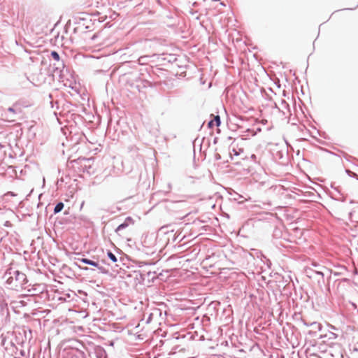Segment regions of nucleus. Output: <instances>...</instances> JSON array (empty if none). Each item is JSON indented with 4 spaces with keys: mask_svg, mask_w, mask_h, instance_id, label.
Here are the masks:
<instances>
[{
    "mask_svg": "<svg viewBox=\"0 0 358 358\" xmlns=\"http://www.w3.org/2000/svg\"><path fill=\"white\" fill-rule=\"evenodd\" d=\"M4 278L8 288L10 289L18 291L27 288L28 283L27 275L20 271L9 269L5 273Z\"/></svg>",
    "mask_w": 358,
    "mask_h": 358,
    "instance_id": "nucleus-1",
    "label": "nucleus"
},
{
    "mask_svg": "<svg viewBox=\"0 0 358 358\" xmlns=\"http://www.w3.org/2000/svg\"><path fill=\"white\" fill-rule=\"evenodd\" d=\"M326 272H329V270L317 262H313L304 269V273L308 278L317 280L320 285L324 284V277Z\"/></svg>",
    "mask_w": 358,
    "mask_h": 358,
    "instance_id": "nucleus-2",
    "label": "nucleus"
},
{
    "mask_svg": "<svg viewBox=\"0 0 358 358\" xmlns=\"http://www.w3.org/2000/svg\"><path fill=\"white\" fill-rule=\"evenodd\" d=\"M8 296L5 290L0 287V321L6 320L9 316V310L8 307Z\"/></svg>",
    "mask_w": 358,
    "mask_h": 358,
    "instance_id": "nucleus-3",
    "label": "nucleus"
},
{
    "mask_svg": "<svg viewBox=\"0 0 358 358\" xmlns=\"http://www.w3.org/2000/svg\"><path fill=\"white\" fill-rule=\"evenodd\" d=\"M20 80H22V83L24 84V87H29V85L31 84L33 85H40L42 83H45V80H34L33 78L32 80H30L29 77L24 76L20 78Z\"/></svg>",
    "mask_w": 358,
    "mask_h": 358,
    "instance_id": "nucleus-4",
    "label": "nucleus"
},
{
    "mask_svg": "<svg viewBox=\"0 0 358 358\" xmlns=\"http://www.w3.org/2000/svg\"><path fill=\"white\" fill-rule=\"evenodd\" d=\"M18 113H20V110H16L13 107H9L7 111L5 112V117L10 120V121H14V117Z\"/></svg>",
    "mask_w": 358,
    "mask_h": 358,
    "instance_id": "nucleus-5",
    "label": "nucleus"
},
{
    "mask_svg": "<svg viewBox=\"0 0 358 358\" xmlns=\"http://www.w3.org/2000/svg\"><path fill=\"white\" fill-rule=\"evenodd\" d=\"M131 223H133V219L131 217H127L123 223L120 224L115 229V232L117 233L126 229Z\"/></svg>",
    "mask_w": 358,
    "mask_h": 358,
    "instance_id": "nucleus-6",
    "label": "nucleus"
},
{
    "mask_svg": "<svg viewBox=\"0 0 358 358\" xmlns=\"http://www.w3.org/2000/svg\"><path fill=\"white\" fill-rule=\"evenodd\" d=\"M331 187L338 193V194L339 195L337 196L336 194H334L333 192L331 193V197L334 198V199L337 200V201H345V197L344 196H343L341 192H340V190L338 189V187H334L333 185H331Z\"/></svg>",
    "mask_w": 358,
    "mask_h": 358,
    "instance_id": "nucleus-7",
    "label": "nucleus"
},
{
    "mask_svg": "<svg viewBox=\"0 0 358 358\" xmlns=\"http://www.w3.org/2000/svg\"><path fill=\"white\" fill-rule=\"evenodd\" d=\"M221 124L220 117L219 115H216L214 117V119L209 121L208 123V127H213L214 125L219 127Z\"/></svg>",
    "mask_w": 358,
    "mask_h": 358,
    "instance_id": "nucleus-8",
    "label": "nucleus"
},
{
    "mask_svg": "<svg viewBox=\"0 0 358 358\" xmlns=\"http://www.w3.org/2000/svg\"><path fill=\"white\" fill-rule=\"evenodd\" d=\"M80 262L85 264H87V265H90V266H98V262H94V261H92L91 259H87V258H82L80 259H79Z\"/></svg>",
    "mask_w": 358,
    "mask_h": 358,
    "instance_id": "nucleus-9",
    "label": "nucleus"
},
{
    "mask_svg": "<svg viewBox=\"0 0 358 358\" xmlns=\"http://www.w3.org/2000/svg\"><path fill=\"white\" fill-rule=\"evenodd\" d=\"M64 204L62 202H58L54 208V213H59L64 208Z\"/></svg>",
    "mask_w": 358,
    "mask_h": 358,
    "instance_id": "nucleus-10",
    "label": "nucleus"
},
{
    "mask_svg": "<svg viewBox=\"0 0 358 358\" xmlns=\"http://www.w3.org/2000/svg\"><path fill=\"white\" fill-rule=\"evenodd\" d=\"M107 256L113 262L115 263L117 262L116 256L111 251L108 250Z\"/></svg>",
    "mask_w": 358,
    "mask_h": 358,
    "instance_id": "nucleus-11",
    "label": "nucleus"
},
{
    "mask_svg": "<svg viewBox=\"0 0 358 358\" xmlns=\"http://www.w3.org/2000/svg\"><path fill=\"white\" fill-rule=\"evenodd\" d=\"M338 271H335L334 274L335 275L343 274L344 271H347V268L345 266H337Z\"/></svg>",
    "mask_w": 358,
    "mask_h": 358,
    "instance_id": "nucleus-12",
    "label": "nucleus"
},
{
    "mask_svg": "<svg viewBox=\"0 0 358 358\" xmlns=\"http://www.w3.org/2000/svg\"><path fill=\"white\" fill-rule=\"evenodd\" d=\"M148 61V56H142L138 58V64H145Z\"/></svg>",
    "mask_w": 358,
    "mask_h": 358,
    "instance_id": "nucleus-13",
    "label": "nucleus"
},
{
    "mask_svg": "<svg viewBox=\"0 0 358 358\" xmlns=\"http://www.w3.org/2000/svg\"><path fill=\"white\" fill-rule=\"evenodd\" d=\"M51 56L57 62H59L60 57L57 52L53 50L51 52Z\"/></svg>",
    "mask_w": 358,
    "mask_h": 358,
    "instance_id": "nucleus-14",
    "label": "nucleus"
},
{
    "mask_svg": "<svg viewBox=\"0 0 358 358\" xmlns=\"http://www.w3.org/2000/svg\"><path fill=\"white\" fill-rule=\"evenodd\" d=\"M99 271H100V273H103V274H107L108 273V270L106 269L105 267H103V266H100L99 264L98 263V266H96Z\"/></svg>",
    "mask_w": 358,
    "mask_h": 358,
    "instance_id": "nucleus-15",
    "label": "nucleus"
},
{
    "mask_svg": "<svg viewBox=\"0 0 358 358\" xmlns=\"http://www.w3.org/2000/svg\"><path fill=\"white\" fill-rule=\"evenodd\" d=\"M310 327H313L315 329L321 330V324L318 322H314L310 324Z\"/></svg>",
    "mask_w": 358,
    "mask_h": 358,
    "instance_id": "nucleus-16",
    "label": "nucleus"
},
{
    "mask_svg": "<svg viewBox=\"0 0 358 358\" xmlns=\"http://www.w3.org/2000/svg\"><path fill=\"white\" fill-rule=\"evenodd\" d=\"M346 171L347 174H348L350 177H351V178H355L358 179V176H357V173H354V172L351 171H350V170H349V169H346V171Z\"/></svg>",
    "mask_w": 358,
    "mask_h": 358,
    "instance_id": "nucleus-17",
    "label": "nucleus"
},
{
    "mask_svg": "<svg viewBox=\"0 0 358 358\" xmlns=\"http://www.w3.org/2000/svg\"><path fill=\"white\" fill-rule=\"evenodd\" d=\"M152 315H153L152 313H150L149 314L148 318L146 319V322H145L146 324H149L151 322L152 318Z\"/></svg>",
    "mask_w": 358,
    "mask_h": 358,
    "instance_id": "nucleus-18",
    "label": "nucleus"
},
{
    "mask_svg": "<svg viewBox=\"0 0 358 358\" xmlns=\"http://www.w3.org/2000/svg\"><path fill=\"white\" fill-rule=\"evenodd\" d=\"M99 33H98V34H94L92 36V38H91L92 41H95V39H96V38H98V37H99Z\"/></svg>",
    "mask_w": 358,
    "mask_h": 358,
    "instance_id": "nucleus-19",
    "label": "nucleus"
},
{
    "mask_svg": "<svg viewBox=\"0 0 358 358\" xmlns=\"http://www.w3.org/2000/svg\"><path fill=\"white\" fill-rule=\"evenodd\" d=\"M5 227H11V223L9 221H6L3 224Z\"/></svg>",
    "mask_w": 358,
    "mask_h": 358,
    "instance_id": "nucleus-20",
    "label": "nucleus"
},
{
    "mask_svg": "<svg viewBox=\"0 0 358 358\" xmlns=\"http://www.w3.org/2000/svg\"><path fill=\"white\" fill-rule=\"evenodd\" d=\"M215 158L216 160H220L221 159V156L219 154H215Z\"/></svg>",
    "mask_w": 358,
    "mask_h": 358,
    "instance_id": "nucleus-21",
    "label": "nucleus"
},
{
    "mask_svg": "<svg viewBox=\"0 0 358 358\" xmlns=\"http://www.w3.org/2000/svg\"><path fill=\"white\" fill-rule=\"evenodd\" d=\"M6 195H10V196H15L16 194H15L14 192H8L6 194Z\"/></svg>",
    "mask_w": 358,
    "mask_h": 358,
    "instance_id": "nucleus-22",
    "label": "nucleus"
},
{
    "mask_svg": "<svg viewBox=\"0 0 358 358\" xmlns=\"http://www.w3.org/2000/svg\"><path fill=\"white\" fill-rule=\"evenodd\" d=\"M20 303L22 304V306H25L27 304V303L24 301H20Z\"/></svg>",
    "mask_w": 358,
    "mask_h": 358,
    "instance_id": "nucleus-23",
    "label": "nucleus"
},
{
    "mask_svg": "<svg viewBox=\"0 0 358 358\" xmlns=\"http://www.w3.org/2000/svg\"><path fill=\"white\" fill-rule=\"evenodd\" d=\"M251 159H252L254 161H255V159H256V155H251Z\"/></svg>",
    "mask_w": 358,
    "mask_h": 358,
    "instance_id": "nucleus-24",
    "label": "nucleus"
},
{
    "mask_svg": "<svg viewBox=\"0 0 358 358\" xmlns=\"http://www.w3.org/2000/svg\"><path fill=\"white\" fill-rule=\"evenodd\" d=\"M352 306H353V308H354L355 309H357V305H356L355 303H352Z\"/></svg>",
    "mask_w": 358,
    "mask_h": 358,
    "instance_id": "nucleus-25",
    "label": "nucleus"
},
{
    "mask_svg": "<svg viewBox=\"0 0 358 358\" xmlns=\"http://www.w3.org/2000/svg\"><path fill=\"white\" fill-rule=\"evenodd\" d=\"M303 324H304V325H306L307 327H310V323H308L306 322H304Z\"/></svg>",
    "mask_w": 358,
    "mask_h": 358,
    "instance_id": "nucleus-26",
    "label": "nucleus"
},
{
    "mask_svg": "<svg viewBox=\"0 0 358 358\" xmlns=\"http://www.w3.org/2000/svg\"><path fill=\"white\" fill-rule=\"evenodd\" d=\"M233 152L234 153L235 155H238V153L236 152L235 149H233Z\"/></svg>",
    "mask_w": 358,
    "mask_h": 358,
    "instance_id": "nucleus-27",
    "label": "nucleus"
},
{
    "mask_svg": "<svg viewBox=\"0 0 358 358\" xmlns=\"http://www.w3.org/2000/svg\"><path fill=\"white\" fill-rule=\"evenodd\" d=\"M240 198H242V196L240 195V194H238V198H234L235 200H238Z\"/></svg>",
    "mask_w": 358,
    "mask_h": 358,
    "instance_id": "nucleus-28",
    "label": "nucleus"
},
{
    "mask_svg": "<svg viewBox=\"0 0 358 358\" xmlns=\"http://www.w3.org/2000/svg\"><path fill=\"white\" fill-rule=\"evenodd\" d=\"M168 187H169V190L171 189L172 186H171V183L168 184Z\"/></svg>",
    "mask_w": 358,
    "mask_h": 358,
    "instance_id": "nucleus-29",
    "label": "nucleus"
},
{
    "mask_svg": "<svg viewBox=\"0 0 358 358\" xmlns=\"http://www.w3.org/2000/svg\"><path fill=\"white\" fill-rule=\"evenodd\" d=\"M217 137H215V138H214L213 143H217Z\"/></svg>",
    "mask_w": 358,
    "mask_h": 358,
    "instance_id": "nucleus-30",
    "label": "nucleus"
},
{
    "mask_svg": "<svg viewBox=\"0 0 358 358\" xmlns=\"http://www.w3.org/2000/svg\"><path fill=\"white\" fill-rule=\"evenodd\" d=\"M354 273H355V274H357V269H355V270Z\"/></svg>",
    "mask_w": 358,
    "mask_h": 358,
    "instance_id": "nucleus-31",
    "label": "nucleus"
},
{
    "mask_svg": "<svg viewBox=\"0 0 358 358\" xmlns=\"http://www.w3.org/2000/svg\"><path fill=\"white\" fill-rule=\"evenodd\" d=\"M84 270H88L89 268L87 267L83 268Z\"/></svg>",
    "mask_w": 358,
    "mask_h": 358,
    "instance_id": "nucleus-32",
    "label": "nucleus"
},
{
    "mask_svg": "<svg viewBox=\"0 0 358 358\" xmlns=\"http://www.w3.org/2000/svg\"><path fill=\"white\" fill-rule=\"evenodd\" d=\"M357 313H358V309H357Z\"/></svg>",
    "mask_w": 358,
    "mask_h": 358,
    "instance_id": "nucleus-33",
    "label": "nucleus"
}]
</instances>
